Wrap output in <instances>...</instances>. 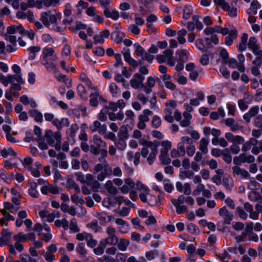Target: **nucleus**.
Returning a JSON list of instances; mask_svg holds the SVG:
<instances>
[{
  "mask_svg": "<svg viewBox=\"0 0 262 262\" xmlns=\"http://www.w3.org/2000/svg\"><path fill=\"white\" fill-rule=\"evenodd\" d=\"M195 44L197 48L202 51V52H205L207 51V48L205 47L204 41L202 38H199L196 39V40L195 42Z\"/></svg>",
  "mask_w": 262,
  "mask_h": 262,
  "instance_id": "obj_44",
  "label": "nucleus"
},
{
  "mask_svg": "<svg viewBox=\"0 0 262 262\" xmlns=\"http://www.w3.org/2000/svg\"><path fill=\"white\" fill-rule=\"evenodd\" d=\"M237 37V32L235 29L230 31L229 34L225 38V43L227 46H230L232 44L233 40L236 39Z\"/></svg>",
  "mask_w": 262,
  "mask_h": 262,
  "instance_id": "obj_19",
  "label": "nucleus"
},
{
  "mask_svg": "<svg viewBox=\"0 0 262 262\" xmlns=\"http://www.w3.org/2000/svg\"><path fill=\"white\" fill-rule=\"evenodd\" d=\"M139 143L140 144L145 146L142 149L141 151V155L144 158L147 157L149 152V150L148 149V148H149L150 152L147 158V161L148 163L151 165L156 159L158 153V147L160 145V142L157 141L154 142L148 141L144 139H141Z\"/></svg>",
  "mask_w": 262,
  "mask_h": 262,
  "instance_id": "obj_2",
  "label": "nucleus"
},
{
  "mask_svg": "<svg viewBox=\"0 0 262 262\" xmlns=\"http://www.w3.org/2000/svg\"><path fill=\"white\" fill-rule=\"evenodd\" d=\"M258 112L259 107L258 106H253L249 110L248 113L243 116V118L247 123H249L251 121V118L256 116Z\"/></svg>",
  "mask_w": 262,
  "mask_h": 262,
  "instance_id": "obj_14",
  "label": "nucleus"
},
{
  "mask_svg": "<svg viewBox=\"0 0 262 262\" xmlns=\"http://www.w3.org/2000/svg\"><path fill=\"white\" fill-rule=\"evenodd\" d=\"M236 212H237L239 216L243 220H246L248 218V214L244 209L238 207L236 208Z\"/></svg>",
  "mask_w": 262,
  "mask_h": 262,
  "instance_id": "obj_63",
  "label": "nucleus"
},
{
  "mask_svg": "<svg viewBox=\"0 0 262 262\" xmlns=\"http://www.w3.org/2000/svg\"><path fill=\"white\" fill-rule=\"evenodd\" d=\"M9 78L11 79V82L16 81L19 84H23L24 81L20 74H16L14 75H9Z\"/></svg>",
  "mask_w": 262,
  "mask_h": 262,
  "instance_id": "obj_51",
  "label": "nucleus"
},
{
  "mask_svg": "<svg viewBox=\"0 0 262 262\" xmlns=\"http://www.w3.org/2000/svg\"><path fill=\"white\" fill-rule=\"evenodd\" d=\"M209 141L206 138H202L200 141L199 149L203 154H206L208 152V145Z\"/></svg>",
  "mask_w": 262,
  "mask_h": 262,
  "instance_id": "obj_24",
  "label": "nucleus"
},
{
  "mask_svg": "<svg viewBox=\"0 0 262 262\" xmlns=\"http://www.w3.org/2000/svg\"><path fill=\"white\" fill-rule=\"evenodd\" d=\"M118 248L122 251H124L126 250L127 247L129 244V241L128 239L125 238H118V242L117 243Z\"/></svg>",
  "mask_w": 262,
  "mask_h": 262,
  "instance_id": "obj_27",
  "label": "nucleus"
},
{
  "mask_svg": "<svg viewBox=\"0 0 262 262\" xmlns=\"http://www.w3.org/2000/svg\"><path fill=\"white\" fill-rule=\"evenodd\" d=\"M47 143L51 146H54L59 151L61 148V136L59 132L54 133L51 130H47L45 135Z\"/></svg>",
  "mask_w": 262,
  "mask_h": 262,
  "instance_id": "obj_4",
  "label": "nucleus"
},
{
  "mask_svg": "<svg viewBox=\"0 0 262 262\" xmlns=\"http://www.w3.org/2000/svg\"><path fill=\"white\" fill-rule=\"evenodd\" d=\"M104 187L107 192L112 194L115 195L118 193L117 188L113 185V182L110 180L106 182Z\"/></svg>",
  "mask_w": 262,
  "mask_h": 262,
  "instance_id": "obj_26",
  "label": "nucleus"
},
{
  "mask_svg": "<svg viewBox=\"0 0 262 262\" xmlns=\"http://www.w3.org/2000/svg\"><path fill=\"white\" fill-rule=\"evenodd\" d=\"M173 205L175 206L176 208V212L179 214H181L185 212L187 209V207L184 205L178 204L176 203Z\"/></svg>",
  "mask_w": 262,
  "mask_h": 262,
  "instance_id": "obj_53",
  "label": "nucleus"
},
{
  "mask_svg": "<svg viewBox=\"0 0 262 262\" xmlns=\"http://www.w3.org/2000/svg\"><path fill=\"white\" fill-rule=\"evenodd\" d=\"M222 156L223 157V160L228 164L231 163L232 161V157L228 153L227 149H226L223 151Z\"/></svg>",
  "mask_w": 262,
  "mask_h": 262,
  "instance_id": "obj_62",
  "label": "nucleus"
},
{
  "mask_svg": "<svg viewBox=\"0 0 262 262\" xmlns=\"http://www.w3.org/2000/svg\"><path fill=\"white\" fill-rule=\"evenodd\" d=\"M114 211L118 214L120 216L124 217L129 214L130 208L128 207H123L121 209H120L119 207L118 209L115 210Z\"/></svg>",
  "mask_w": 262,
  "mask_h": 262,
  "instance_id": "obj_42",
  "label": "nucleus"
},
{
  "mask_svg": "<svg viewBox=\"0 0 262 262\" xmlns=\"http://www.w3.org/2000/svg\"><path fill=\"white\" fill-rule=\"evenodd\" d=\"M251 50L253 54L257 56L254 60V62L256 63L258 61H262V50L260 49L259 46H257L251 49Z\"/></svg>",
  "mask_w": 262,
  "mask_h": 262,
  "instance_id": "obj_33",
  "label": "nucleus"
},
{
  "mask_svg": "<svg viewBox=\"0 0 262 262\" xmlns=\"http://www.w3.org/2000/svg\"><path fill=\"white\" fill-rule=\"evenodd\" d=\"M22 262H37V260L27 254H22L20 256Z\"/></svg>",
  "mask_w": 262,
  "mask_h": 262,
  "instance_id": "obj_52",
  "label": "nucleus"
},
{
  "mask_svg": "<svg viewBox=\"0 0 262 262\" xmlns=\"http://www.w3.org/2000/svg\"><path fill=\"white\" fill-rule=\"evenodd\" d=\"M40 19L47 28L50 26L51 24H55L57 20L56 15L52 13L50 10L41 13Z\"/></svg>",
  "mask_w": 262,
  "mask_h": 262,
  "instance_id": "obj_7",
  "label": "nucleus"
},
{
  "mask_svg": "<svg viewBox=\"0 0 262 262\" xmlns=\"http://www.w3.org/2000/svg\"><path fill=\"white\" fill-rule=\"evenodd\" d=\"M248 34L247 33L243 34L241 38V42L239 43L238 50L241 52H243L247 49L248 44L247 43L248 39Z\"/></svg>",
  "mask_w": 262,
  "mask_h": 262,
  "instance_id": "obj_22",
  "label": "nucleus"
},
{
  "mask_svg": "<svg viewBox=\"0 0 262 262\" xmlns=\"http://www.w3.org/2000/svg\"><path fill=\"white\" fill-rule=\"evenodd\" d=\"M1 155L4 158L7 157L9 155H12L15 157L16 156V153L11 148L4 149L1 151Z\"/></svg>",
  "mask_w": 262,
  "mask_h": 262,
  "instance_id": "obj_46",
  "label": "nucleus"
},
{
  "mask_svg": "<svg viewBox=\"0 0 262 262\" xmlns=\"http://www.w3.org/2000/svg\"><path fill=\"white\" fill-rule=\"evenodd\" d=\"M223 185L227 191H231L233 186V181L229 176L223 179Z\"/></svg>",
  "mask_w": 262,
  "mask_h": 262,
  "instance_id": "obj_23",
  "label": "nucleus"
},
{
  "mask_svg": "<svg viewBox=\"0 0 262 262\" xmlns=\"http://www.w3.org/2000/svg\"><path fill=\"white\" fill-rule=\"evenodd\" d=\"M119 138L127 139L128 138V129L124 125L122 126L118 134Z\"/></svg>",
  "mask_w": 262,
  "mask_h": 262,
  "instance_id": "obj_35",
  "label": "nucleus"
},
{
  "mask_svg": "<svg viewBox=\"0 0 262 262\" xmlns=\"http://www.w3.org/2000/svg\"><path fill=\"white\" fill-rule=\"evenodd\" d=\"M14 238L19 242H25L28 240L27 235L23 234L21 233H19L14 236Z\"/></svg>",
  "mask_w": 262,
  "mask_h": 262,
  "instance_id": "obj_58",
  "label": "nucleus"
},
{
  "mask_svg": "<svg viewBox=\"0 0 262 262\" xmlns=\"http://www.w3.org/2000/svg\"><path fill=\"white\" fill-rule=\"evenodd\" d=\"M54 50L52 48L46 47L43 49V58H47L48 57H50L53 55Z\"/></svg>",
  "mask_w": 262,
  "mask_h": 262,
  "instance_id": "obj_48",
  "label": "nucleus"
},
{
  "mask_svg": "<svg viewBox=\"0 0 262 262\" xmlns=\"http://www.w3.org/2000/svg\"><path fill=\"white\" fill-rule=\"evenodd\" d=\"M239 158L241 159V161L243 162V163H252L255 161L254 157L251 155H246L245 154H242L239 155Z\"/></svg>",
  "mask_w": 262,
  "mask_h": 262,
  "instance_id": "obj_32",
  "label": "nucleus"
},
{
  "mask_svg": "<svg viewBox=\"0 0 262 262\" xmlns=\"http://www.w3.org/2000/svg\"><path fill=\"white\" fill-rule=\"evenodd\" d=\"M87 227L94 231L95 233L98 232L101 229V227L98 225V223L96 220L93 221L88 224Z\"/></svg>",
  "mask_w": 262,
  "mask_h": 262,
  "instance_id": "obj_41",
  "label": "nucleus"
},
{
  "mask_svg": "<svg viewBox=\"0 0 262 262\" xmlns=\"http://www.w3.org/2000/svg\"><path fill=\"white\" fill-rule=\"evenodd\" d=\"M173 51L170 49H167L163 52V54L158 55L156 59L158 62L164 63L167 61V64L171 66H174L176 63V59L172 56Z\"/></svg>",
  "mask_w": 262,
  "mask_h": 262,
  "instance_id": "obj_5",
  "label": "nucleus"
},
{
  "mask_svg": "<svg viewBox=\"0 0 262 262\" xmlns=\"http://www.w3.org/2000/svg\"><path fill=\"white\" fill-rule=\"evenodd\" d=\"M11 235V232L7 230H3L2 236L0 237V246L2 247L7 245L10 242Z\"/></svg>",
  "mask_w": 262,
  "mask_h": 262,
  "instance_id": "obj_16",
  "label": "nucleus"
},
{
  "mask_svg": "<svg viewBox=\"0 0 262 262\" xmlns=\"http://www.w3.org/2000/svg\"><path fill=\"white\" fill-rule=\"evenodd\" d=\"M219 214L224 219V224L229 225L233 219V214L230 212L225 206L220 209Z\"/></svg>",
  "mask_w": 262,
  "mask_h": 262,
  "instance_id": "obj_9",
  "label": "nucleus"
},
{
  "mask_svg": "<svg viewBox=\"0 0 262 262\" xmlns=\"http://www.w3.org/2000/svg\"><path fill=\"white\" fill-rule=\"evenodd\" d=\"M184 119L180 121V124L182 127H189L191 124L190 120L192 118V115L188 112H184L183 113Z\"/></svg>",
  "mask_w": 262,
  "mask_h": 262,
  "instance_id": "obj_17",
  "label": "nucleus"
},
{
  "mask_svg": "<svg viewBox=\"0 0 262 262\" xmlns=\"http://www.w3.org/2000/svg\"><path fill=\"white\" fill-rule=\"evenodd\" d=\"M135 184L130 178L125 179L124 184L120 188V190L123 193L128 192L134 188Z\"/></svg>",
  "mask_w": 262,
  "mask_h": 262,
  "instance_id": "obj_12",
  "label": "nucleus"
},
{
  "mask_svg": "<svg viewBox=\"0 0 262 262\" xmlns=\"http://www.w3.org/2000/svg\"><path fill=\"white\" fill-rule=\"evenodd\" d=\"M90 104L91 106L94 107L97 106L99 102H106L105 100L102 97L100 96L99 93L97 92L91 94L90 96Z\"/></svg>",
  "mask_w": 262,
  "mask_h": 262,
  "instance_id": "obj_11",
  "label": "nucleus"
},
{
  "mask_svg": "<svg viewBox=\"0 0 262 262\" xmlns=\"http://www.w3.org/2000/svg\"><path fill=\"white\" fill-rule=\"evenodd\" d=\"M261 64V61H258L256 63H254V60L252 61V66L251 68V72L253 76L257 77L260 75L259 68Z\"/></svg>",
  "mask_w": 262,
  "mask_h": 262,
  "instance_id": "obj_21",
  "label": "nucleus"
},
{
  "mask_svg": "<svg viewBox=\"0 0 262 262\" xmlns=\"http://www.w3.org/2000/svg\"><path fill=\"white\" fill-rule=\"evenodd\" d=\"M107 237L102 242L107 246H115L118 242V237L116 235V229L112 226H108L106 228Z\"/></svg>",
  "mask_w": 262,
  "mask_h": 262,
  "instance_id": "obj_6",
  "label": "nucleus"
},
{
  "mask_svg": "<svg viewBox=\"0 0 262 262\" xmlns=\"http://www.w3.org/2000/svg\"><path fill=\"white\" fill-rule=\"evenodd\" d=\"M186 154L185 148H184L181 145L178 146V149H172L170 151L171 157L172 158H178L184 156Z\"/></svg>",
  "mask_w": 262,
  "mask_h": 262,
  "instance_id": "obj_18",
  "label": "nucleus"
},
{
  "mask_svg": "<svg viewBox=\"0 0 262 262\" xmlns=\"http://www.w3.org/2000/svg\"><path fill=\"white\" fill-rule=\"evenodd\" d=\"M144 77L141 74H135L130 80V84L134 89L141 90L144 88Z\"/></svg>",
  "mask_w": 262,
  "mask_h": 262,
  "instance_id": "obj_8",
  "label": "nucleus"
},
{
  "mask_svg": "<svg viewBox=\"0 0 262 262\" xmlns=\"http://www.w3.org/2000/svg\"><path fill=\"white\" fill-rule=\"evenodd\" d=\"M260 7V5L257 1H253L247 12L249 15H255L257 13V11Z\"/></svg>",
  "mask_w": 262,
  "mask_h": 262,
  "instance_id": "obj_20",
  "label": "nucleus"
},
{
  "mask_svg": "<svg viewBox=\"0 0 262 262\" xmlns=\"http://www.w3.org/2000/svg\"><path fill=\"white\" fill-rule=\"evenodd\" d=\"M162 121L160 117L155 115L152 117L151 121V125L152 127L157 128L159 127L161 125Z\"/></svg>",
  "mask_w": 262,
  "mask_h": 262,
  "instance_id": "obj_50",
  "label": "nucleus"
},
{
  "mask_svg": "<svg viewBox=\"0 0 262 262\" xmlns=\"http://www.w3.org/2000/svg\"><path fill=\"white\" fill-rule=\"evenodd\" d=\"M187 229L188 232L192 234L198 235L200 233L199 228L193 223L188 224Z\"/></svg>",
  "mask_w": 262,
  "mask_h": 262,
  "instance_id": "obj_37",
  "label": "nucleus"
},
{
  "mask_svg": "<svg viewBox=\"0 0 262 262\" xmlns=\"http://www.w3.org/2000/svg\"><path fill=\"white\" fill-rule=\"evenodd\" d=\"M60 0H42L43 5L46 7L55 6L59 3Z\"/></svg>",
  "mask_w": 262,
  "mask_h": 262,
  "instance_id": "obj_57",
  "label": "nucleus"
},
{
  "mask_svg": "<svg viewBox=\"0 0 262 262\" xmlns=\"http://www.w3.org/2000/svg\"><path fill=\"white\" fill-rule=\"evenodd\" d=\"M86 241L87 242V245L91 248L95 247L98 243L96 239H94L93 236L90 233Z\"/></svg>",
  "mask_w": 262,
  "mask_h": 262,
  "instance_id": "obj_55",
  "label": "nucleus"
},
{
  "mask_svg": "<svg viewBox=\"0 0 262 262\" xmlns=\"http://www.w3.org/2000/svg\"><path fill=\"white\" fill-rule=\"evenodd\" d=\"M76 250L80 254L84 256H85L87 253L84 245L82 243H80L78 245Z\"/></svg>",
  "mask_w": 262,
  "mask_h": 262,
  "instance_id": "obj_64",
  "label": "nucleus"
},
{
  "mask_svg": "<svg viewBox=\"0 0 262 262\" xmlns=\"http://www.w3.org/2000/svg\"><path fill=\"white\" fill-rule=\"evenodd\" d=\"M136 188L139 191H143L144 192H149V188L142 183L140 181H138L136 183Z\"/></svg>",
  "mask_w": 262,
  "mask_h": 262,
  "instance_id": "obj_56",
  "label": "nucleus"
},
{
  "mask_svg": "<svg viewBox=\"0 0 262 262\" xmlns=\"http://www.w3.org/2000/svg\"><path fill=\"white\" fill-rule=\"evenodd\" d=\"M161 145H162V148L161 149L160 154L167 155L168 150L171 147V142L168 140L163 141L161 142Z\"/></svg>",
  "mask_w": 262,
  "mask_h": 262,
  "instance_id": "obj_30",
  "label": "nucleus"
},
{
  "mask_svg": "<svg viewBox=\"0 0 262 262\" xmlns=\"http://www.w3.org/2000/svg\"><path fill=\"white\" fill-rule=\"evenodd\" d=\"M106 246V245L102 241H101L99 246L94 249V253L98 255L102 254Z\"/></svg>",
  "mask_w": 262,
  "mask_h": 262,
  "instance_id": "obj_45",
  "label": "nucleus"
},
{
  "mask_svg": "<svg viewBox=\"0 0 262 262\" xmlns=\"http://www.w3.org/2000/svg\"><path fill=\"white\" fill-rule=\"evenodd\" d=\"M16 16L18 19H27L28 21L30 22L33 21L34 19V14L33 12L30 11H27L26 12L23 11H18L16 13Z\"/></svg>",
  "mask_w": 262,
  "mask_h": 262,
  "instance_id": "obj_15",
  "label": "nucleus"
},
{
  "mask_svg": "<svg viewBox=\"0 0 262 262\" xmlns=\"http://www.w3.org/2000/svg\"><path fill=\"white\" fill-rule=\"evenodd\" d=\"M134 47L136 48L135 54L139 56H143L144 53V49L138 43L134 44Z\"/></svg>",
  "mask_w": 262,
  "mask_h": 262,
  "instance_id": "obj_59",
  "label": "nucleus"
},
{
  "mask_svg": "<svg viewBox=\"0 0 262 262\" xmlns=\"http://www.w3.org/2000/svg\"><path fill=\"white\" fill-rule=\"evenodd\" d=\"M108 113V108L107 107H105L102 109L100 112L98 114V119L101 121H105L107 120V116L106 115Z\"/></svg>",
  "mask_w": 262,
  "mask_h": 262,
  "instance_id": "obj_38",
  "label": "nucleus"
},
{
  "mask_svg": "<svg viewBox=\"0 0 262 262\" xmlns=\"http://www.w3.org/2000/svg\"><path fill=\"white\" fill-rule=\"evenodd\" d=\"M181 140V142L178 144V146H180V145H181L184 148H185V144H188L189 145H191L193 143L192 140L188 136L182 137Z\"/></svg>",
  "mask_w": 262,
  "mask_h": 262,
  "instance_id": "obj_47",
  "label": "nucleus"
},
{
  "mask_svg": "<svg viewBox=\"0 0 262 262\" xmlns=\"http://www.w3.org/2000/svg\"><path fill=\"white\" fill-rule=\"evenodd\" d=\"M55 225L57 227L62 226L64 229H67L69 227V222L65 219H63L61 220H58L55 221Z\"/></svg>",
  "mask_w": 262,
  "mask_h": 262,
  "instance_id": "obj_49",
  "label": "nucleus"
},
{
  "mask_svg": "<svg viewBox=\"0 0 262 262\" xmlns=\"http://www.w3.org/2000/svg\"><path fill=\"white\" fill-rule=\"evenodd\" d=\"M248 48L251 50L257 46H258V45L257 43V39L255 37H251L249 38L248 43Z\"/></svg>",
  "mask_w": 262,
  "mask_h": 262,
  "instance_id": "obj_61",
  "label": "nucleus"
},
{
  "mask_svg": "<svg viewBox=\"0 0 262 262\" xmlns=\"http://www.w3.org/2000/svg\"><path fill=\"white\" fill-rule=\"evenodd\" d=\"M177 53L179 56V60L182 62H184L187 61L188 59L187 54L188 51L186 50H179Z\"/></svg>",
  "mask_w": 262,
  "mask_h": 262,
  "instance_id": "obj_39",
  "label": "nucleus"
},
{
  "mask_svg": "<svg viewBox=\"0 0 262 262\" xmlns=\"http://www.w3.org/2000/svg\"><path fill=\"white\" fill-rule=\"evenodd\" d=\"M112 39L117 43H120L123 41L125 34L121 32H114L112 34Z\"/></svg>",
  "mask_w": 262,
  "mask_h": 262,
  "instance_id": "obj_29",
  "label": "nucleus"
},
{
  "mask_svg": "<svg viewBox=\"0 0 262 262\" xmlns=\"http://www.w3.org/2000/svg\"><path fill=\"white\" fill-rule=\"evenodd\" d=\"M149 205L151 206H157L159 207L161 205V198L159 196L157 197L154 195L149 194L146 198V201Z\"/></svg>",
  "mask_w": 262,
  "mask_h": 262,
  "instance_id": "obj_13",
  "label": "nucleus"
},
{
  "mask_svg": "<svg viewBox=\"0 0 262 262\" xmlns=\"http://www.w3.org/2000/svg\"><path fill=\"white\" fill-rule=\"evenodd\" d=\"M104 14L107 18H111L114 20H117L119 17L118 11L114 10L111 12L107 8H105L104 10Z\"/></svg>",
  "mask_w": 262,
  "mask_h": 262,
  "instance_id": "obj_28",
  "label": "nucleus"
},
{
  "mask_svg": "<svg viewBox=\"0 0 262 262\" xmlns=\"http://www.w3.org/2000/svg\"><path fill=\"white\" fill-rule=\"evenodd\" d=\"M26 35L31 40H33L35 33L33 30L26 31L22 25L11 26L7 28V33L5 34V39L15 46L17 41V37L14 35L15 33Z\"/></svg>",
  "mask_w": 262,
  "mask_h": 262,
  "instance_id": "obj_1",
  "label": "nucleus"
},
{
  "mask_svg": "<svg viewBox=\"0 0 262 262\" xmlns=\"http://www.w3.org/2000/svg\"><path fill=\"white\" fill-rule=\"evenodd\" d=\"M30 188L29 189V194L34 198H37L39 196V192L37 191V185L35 182H30Z\"/></svg>",
  "mask_w": 262,
  "mask_h": 262,
  "instance_id": "obj_31",
  "label": "nucleus"
},
{
  "mask_svg": "<svg viewBox=\"0 0 262 262\" xmlns=\"http://www.w3.org/2000/svg\"><path fill=\"white\" fill-rule=\"evenodd\" d=\"M61 210L64 212H68L72 215H75L77 213L75 208L72 206H69L68 204L62 203L60 206Z\"/></svg>",
  "mask_w": 262,
  "mask_h": 262,
  "instance_id": "obj_25",
  "label": "nucleus"
},
{
  "mask_svg": "<svg viewBox=\"0 0 262 262\" xmlns=\"http://www.w3.org/2000/svg\"><path fill=\"white\" fill-rule=\"evenodd\" d=\"M214 3L215 5L221 6L224 10L229 8V5L225 0H214Z\"/></svg>",
  "mask_w": 262,
  "mask_h": 262,
  "instance_id": "obj_54",
  "label": "nucleus"
},
{
  "mask_svg": "<svg viewBox=\"0 0 262 262\" xmlns=\"http://www.w3.org/2000/svg\"><path fill=\"white\" fill-rule=\"evenodd\" d=\"M42 62L48 71H53L55 69V65L52 62L48 61L47 58H43Z\"/></svg>",
  "mask_w": 262,
  "mask_h": 262,
  "instance_id": "obj_43",
  "label": "nucleus"
},
{
  "mask_svg": "<svg viewBox=\"0 0 262 262\" xmlns=\"http://www.w3.org/2000/svg\"><path fill=\"white\" fill-rule=\"evenodd\" d=\"M67 184L70 188L74 189L76 192L78 193L80 192V188L73 179H69L67 181Z\"/></svg>",
  "mask_w": 262,
  "mask_h": 262,
  "instance_id": "obj_60",
  "label": "nucleus"
},
{
  "mask_svg": "<svg viewBox=\"0 0 262 262\" xmlns=\"http://www.w3.org/2000/svg\"><path fill=\"white\" fill-rule=\"evenodd\" d=\"M93 142L95 146L99 148H103L106 146V143L103 141L99 137L95 135L93 137Z\"/></svg>",
  "mask_w": 262,
  "mask_h": 262,
  "instance_id": "obj_34",
  "label": "nucleus"
},
{
  "mask_svg": "<svg viewBox=\"0 0 262 262\" xmlns=\"http://www.w3.org/2000/svg\"><path fill=\"white\" fill-rule=\"evenodd\" d=\"M232 170L234 176H240L242 179H247L250 178V175L249 171L238 166H233Z\"/></svg>",
  "mask_w": 262,
  "mask_h": 262,
  "instance_id": "obj_10",
  "label": "nucleus"
},
{
  "mask_svg": "<svg viewBox=\"0 0 262 262\" xmlns=\"http://www.w3.org/2000/svg\"><path fill=\"white\" fill-rule=\"evenodd\" d=\"M99 161L100 163L96 164L95 166L94 173H97L100 172L97 175V178L98 180L102 181L107 176L112 174V170L105 159L100 158Z\"/></svg>",
  "mask_w": 262,
  "mask_h": 262,
  "instance_id": "obj_3",
  "label": "nucleus"
},
{
  "mask_svg": "<svg viewBox=\"0 0 262 262\" xmlns=\"http://www.w3.org/2000/svg\"><path fill=\"white\" fill-rule=\"evenodd\" d=\"M30 114L34 118L35 121L40 122H42V115L41 113L36 110H33L30 111Z\"/></svg>",
  "mask_w": 262,
  "mask_h": 262,
  "instance_id": "obj_40",
  "label": "nucleus"
},
{
  "mask_svg": "<svg viewBox=\"0 0 262 262\" xmlns=\"http://www.w3.org/2000/svg\"><path fill=\"white\" fill-rule=\"evenodd\" d=\"M177 34L178 35L177 39L179 42L181 44H184L186 41V39L184 38V36L187 34L186 30L184 29H182L179 31Z\"/></svg>",
  "mask_w": 262,
  "mask_h": 262,
  "instance_id": "obj_36",
  "label": "nucleus"
}]
</instances>
